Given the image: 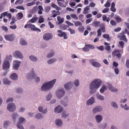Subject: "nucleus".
<instances>
[{"label": "nucleus", "mask_w": 129, "mask_h": 129, "mask_svg": "<svg viewBox=\"0 0 129 129\" xmlns=\"http://www.w3.org/2000/svg\"><path fill=\"white\" fill-rule=\"evenodd\" d=\"M62 123V121L60 119H56L55 121V124L58 126H61Z\"/></svg>", "instance_id": "393cba45"}, {"label": "nucleus", "mask_w": 129, "mask_h": 129, "mask_svg": "<svg viewBox=\"0 0 129 129\" xmlns=\"http://www.w3.org/2000/svg\"><path fill=\"white\" fill-rule=\"evenodd\" d=\"M107 88L106 86L104 85H103L101 88L100 89V91L101 93H103L105 90H106Z\"/></svg>", "instance_id": "7c9ffc66"}, {"label": "nucleus", "mask_w": 129, "mask_h": 129, "mask_svg": "<svg viewBox=\"0 0 129 129\" xmlns=\"http://www.w3.org/2000/svg\"><path fill=\"white\" fill-rule=\"evenodd\" d=\"M89 6H86L84 8V11L83 12V13L84 14H88V12L87 11L89 10Z\"/></svg>", "instance_id": "bb28decb"}, {"label": "nucleus", "mask_w": 129, "mask_h": 129, "mask_svg": "<svg viewBox=\"0 0 129 129\" xmlns=\"http://www.w3.org/2000/svg\"><path fill=\"white\" fill-rule=\"evenodd\" d=\"M104 6L108 8L110 6V2L108 1H107L106 3L104 5Z\"/></svg>", "instance_id": "6e6d98bb"}, {"label": "nucleus", "mask_w": 129, "mask_h": 129, "mask_svg": "<svg viewBox=\"0 0 129 129\" xmlns=\"http://www.w3.org/2000/svg\"><path fill=\"white\" fill-rule=\"evenodd\" d=\"M18 19L20 20L22 19L23 16V15L22 13L21 12H20L18 13Z\"/></svg>", "instance_id": "a18cd8bd"}, {"label": "nucleus", "mask_w": 129, "mask_h": 129, "mask_svg": "<svg viewBox=\"0 0 129 129\" xmlns=\"http://www.w3.org/2000/svg\"><path fill=\"white\" fill-rule=\"evenodd\" d=\"M62 107L61 106H58L55 107L54 110V111L55 112L59 113L61 112L63 110Z\"/></svg>", "instance_id": "dca6fc26"}, {"label": "nucleus", "mask_w": 129, "mask_h": 129, "mask_svg": "<svg viewBox=\"0 0 129 129\" xmlns=\"http://www.w3.org/2000/svg\"><path fill=\"white\" fill-rule=\"evenodd\" d=\"M56 81V79H54L49 82L44 83L41 88L42 90L45 91L47 90H50Z\"/></svg>", "instance_id": "f03ea898"}, {"label": "nucleus", "mask_w": 129, "mask_h": 129, "mask_svg": "<svg viewBox=\"0 0 129 129\" xmlns=\"http://www.w3.org/2000/svg\"><path fill=\"white\" fill-rule=\"evenodd\" d=\"M3 83L5 84L9 85L11 83V82L7 78H4L3 79Z\"/></svg>", "instance_id": "cd10ccee"}, {"label": "nucleus", "mask_w": 129, "mask_h": 129, "mask_svg": "<svg viewBox=\"0 0 129 129\" xmlns=\"http://www.w3.org/2000/svg\"><path fill=\"white\" fill-rule=\"evenodd\" d=\"M38 10V7L36 6L34 7L33 9L31 10V12L33 13H34L37 11Z\"/></svg>", "instance_id": "09e8293b"}, {"label": "nucleus", "mask_w": 129, "mask_h": 129, "mask_svg": "<svg viewBox=\"0 0 129 129\" xmlns=\"http://www.w3.org/2000/svg\"><path fill=\"white\" fill-rule=\"evenodd\" d=\"M29 28H31V29L33 31H37L39 32L41 31V30L40 29L36 27L35 25L31 23Z\"/></svg>", "instance_id": "4468645a"}, {"label": "nucleus", "mask_w": 129, "mask_h": 129, "mask_svg": "<svg viewBox=\"0 0 129 129\" xmlns=\"http://www.w3.org/2000/svg\"><path fill=\"white\" fill-rule=\"evenodd\" d=\"M65 94V91L63 89L58 90L56 92V95L58 98L60 99Z\"/></svg>", "instance_id": "423d86ee"}, {"label": "nucleus", "mask_w": 129, "mask_h": 129, "mask_svg": "<svg viewBox=\"0 0 129 129\" xmlns=\"http://www.w3.org/2000/svg\"><path fill=\"white\" fill-rule=\"evenodd\" d=\"M70 16L73 19H74L76 20H78V17H77V15L75 14H71Z\"/></svg>", "instance_id": "603ef678"}, {"label": "nucleus", "mask_w": 129, "mask_h": 129, "mask_svg": "<svg viewBox=\"0 0 129 129\" xmlns=\"http://www.w3.org/2000/svg\"><path fill=\"white\" fill-rule=\"evenodd\" d=\"M54 52L53 51H52L51 52L49 53L48 54L47 56V57L48 58H51L54 55Z\"/></svg>", "instance_id": "a19ab883"}, {"label": "nucleus", "mask_w": 129, "mask_h": 129, "mask_svg": "<svg viewBox=\"0 0 129 129\" xmlns=\"http://www.w3.org/2000/svg\"><path fill=\"white\" fill-rule=\"evenodd\" d=\"M74 24L76 26H80L82 25V23L79 21H77Z\"/></svg>", "instance_id": "8fccbe9b"}, {"label": "nucleus", "mask_w": 129, "mask_h": 129, "mask_svg": "<svg viewBox=\"0 0 129 129\" xmlns=\"http://www.w3.org/2000/svg\"><path fill=\"white\" fill-rule=\"evenodd\" d=\"M96 96L97 98L99 99L103 100L104 99L103 96L99 94H97L96 95Z\"/></svg>", "instance_id": "4c0bfd02"}, {"label": "nucleus", "mask_w": 129, "mask_h": 129, "mask_svg": "<svg viewBox=\"0 0 129 129\" xmlns=\"http://www.w3.org/2000/svg\"><path fill=\"white\" fill-rule=\"evenodd\" d=\"M121 106L123 108H124L125 110H128L129 109V107L127 106L126 104L124 106L122 105V104L121 105Z\"/></svg>", "instance_id": "4d7b16f0"}, {"label": "nucleus", "mask_w": 129, "mask_h": 129, "mask_svg": "<svg viewBox=\"0 0 129 129\" xmlns=\"http://www.w3.org/2000/svg\"><path fill=\"white\" fill-rule=\"evenodd\" d=\"M10 122L9 121H5L4 123V126L5 128H6L10 124Z\"/></svg>", "instance_id": "e433bc0d"}, {"label": "nucleus", "mask_w": 129, "mask_h": 129, "mask_svg": "<svg viewBox=\"0 0 129 129\" xmlns=\"http://www.w3.org/2000/svg\"><path fill=\"white\" fill-rule=\"evenodd\" d=\"M3 69L5 70H7L10 67V63L8 60H5L3 62Z\"/></svg>", "instance_id": "9b49d317"}, {"label": "nucleus", "mask_w": 129, "mask_h": 129, "mask_svg": "<svg viewBox=\"0 0 129 129\" xmlns=\"http://www.w3.org/2000/svg\"><path fill=\"white\" fill-rule=\"evenodd\" d=\"M120 51L116 50L114 51L113 54L114 56H117L119 59H120L121 58V56L120 53Z\"/></svg>", "instance_id": "f3484780"}, {"label": "nucleus", "mask_w": 129, "mask_h": 129, "mask_svg": "<svg viewBox=\"0 0 129 129\" xmlns=\"http://www.w3.org/2000/svg\"><path fill=\"white\" fill-rule=\"evenodd\" d=\"M57 20L58 21V24H60L63 22L64 19L63 18H61L60 16H58L57 17Z\"/></svg>", "instance_id": "a878e982"}, {"label": "nucleus", "mask_w": 129, "mask_h": 129, "mask_svg": "<svg viewBox=\"0 0 129 129\" xmlns=\"http://www.w3.org/2000/svg\"><path fill=\"white\" fill-rule=\"evenodd\" d=\"M16 107L14 103H11L8 105L7 109L10 112H13L15 110Z\"/></svg>", "instance_id": "20e7f679"}, {"label": "nucleus", "mask_w": 129, "mask_h": 129, "mask_svg": "<svg viewBox=\"0 0 129 129\" xmlns=\"http://www.w3.org/2000/svg\"><path fill=\"white\" fill-rule=\"evenodd\" d=\"M98 35L97 36L98 37L100 36L102 34V32L101 31V29H99L97 30Z\"/></svg>", "instance_id": "338daca9"}, {"label": "nucleus", "mask_w": 129, "mask_h": 129, "mask_svg": "<svg viewBox=\"0 0 129 129\" xmlns=\"http://www.w3.org/2000/svg\"><path fill=\"white\" fill-rule=\"evenodd\" d=\"M103 37L104 38L106 39L108 41H109L111 40V38H110L108 34H104L103 35Z\"/></svg>", "instance_id": "f704fd0d"}, {"label": "nucleus", "mask_w": 129, "mask_h": 129, "mask_svg": "<svg viewBox=\"0 0 129 129\" xmlns=\"http://www.w3.org/2000/svg\"><path fill=\"white\" fill-rule=\"evenodd\" d=\"M36 118L39 119H42V117L41 113H39L37 114L36 116Z\"/></svg>", "instance_id": "3c124183"}, {"label": "nucleus", "mask_w": 129, "mask_h": 129, "mask_svg": "<svg viewBox=\"0 0 129 129\" xmlns=\"http://www.w3.org/2000/svg\"><path fill=\"white\" fill-rule=\"evenodd\" d=\"M53 37L52 34L49 33H47L44 35L43 38L44 40L48 41L52 38Z\"/></svg>", "instance_id": "1a4fd4ad"}, {"label": "nucleus", "mask_w": 129, "mask_h": 129, "mask_svg": "<svg viewBox=\"0 0 129 129\" xmlns=\"http://www.w3.org/2000/svg\"><path fill=\"white\" fill-rule=\"evenodd\" d=\"M39 10L38 11V13L40 14H42L43 13L42 11H44V9L42 6L39 5L38 6Z\"/></svg>", "instance_id": "b1692460"}, {"label": "nucleus", "mask_w": 129, "mask_h": 129, "mask_svg": "<svg viewBox=\"0 0 129 129\" xmlns=\"http://www.w3.org/2000/svg\"><path fill=\"white\" fill-rule=\"evenodd\" d=\"M51 6L53 8L56 9V10H57L58 9V6L54 3H53L51 5Z\"/></svg>", "instance_id": "052dcab7"}, {"label": "nucleus", "mask_w": 129, "mask_h": 129, "mask_svg": "<svg viewBox=\"0 0 129 129\" xmlns=\"http://www.w3.org/2000/svg\"><path fill=\"white\" fill-rule=\"evenodd\" d=\"M58 5L59 6H60L63 7H65L67 4V3H66L65 5H64V4L62 3L59 2H58Z\"/></svg>", "instance_id": "de8ad7c7"}, {"label": "nucleus", "mask_w": 129, "mask_h": 129, "mask_svg": "<svg viewBox=\"0 0 129 129\" xmlns=\"http://www.w3.org/2000/svg\"><path fill=\"white\" fill-rule=\"evenodd\" d=\"M44 22V19L42 16H40L38 22L39 23H41Z\"/></svg>", "instance_id": "ea45409f"}, {"label": "nucleus", "mask_w": 129, "mask_h": 129, "mask_svg": "<svg viewBox=\"0 0 129 129\" xmlns=\"http://www.w3.org/2000/svg\"><path fill=\"white\" fill-rule=\"evenodd\" d=\"M13 62L14 63L13 65V68L15 70H17L20 65L21 62L16 60L14 61Z\"/></svg>", "instance_id": "f8f14e48"}, {"label": "nucleus", "mask_w": 129, "mask_h": 129, "mask_svg": "<svg viewBox=\"0 0 129 129\" xmlns=\"http://www.w3.org/2000/svg\"><path fill=\"white\" fill-rule=\"evenodd\" d=\"M57 31L58 33H60V34H58V35L60 37H63L66 33L65 32H63L62 31L60 30H58Z\"/></svg>", "instance_id": "c756f323"}, {"label": "nucleus", "mask_w": 129, "mask_h": 129, "mask_svg": "<svg viewBox=\"0 0 129 129\" xmlns=\"http://www.w3.org/2000/svg\"><path fill=\"white\" fill-rule=\"evenodd\" d=\"M102 109L100 106H97L93 108V112L94 113H95L97 112H99L102 111Z\"/></svg>", "instance_id": "a211bd4d"}, {"label": "nucleus", "mask_w": 129, "mask_h": 129, "mask_svg": "<svg viewBox=\"0 0 129 129\" xmlns=\"http://www.w3.org/2000/svg\"><path fill=\"white\" fill-rule=\"evenodd\" d=\"M110 23L111 24L112 26H115L116 24V22L113 20H111Z\"/></svg>", "instance_id": "0e129e2a"}, {"label": "nucleus", "mask_w": 129, "mask_h": 129, "mask_svg": "<svg viewBox=\"0 0 129 129\" xmlns=\"http://www.w3.org/2000/svg\"><path fill=\"white\" fill-rule=\"evenodd\" d=\"M74 84V85L76 86H79V80L78 79H76L75 81Z\"/></svg>", "instance_id": "13d9d810"}, {"label": "nucleus", "mask_w": 129, "mask_h": 129, "mask_svg": "<svg viewBox=\"0 0 129 129\" xmlns=\"http://www.w3.org/2000/svg\"><path fill=\"white\" fill-rule=\"evenodd\" d=\"M36 15H35V16L36 17H33V18L29 20V21L30 23H34L36 22L38 19V18L36 17Z\"/></svg>", "instance_id": "412c9836"}, {"label": "nucleus", "mask_w": 129, "mask_h": 129, "mask_svg": "<svg viewBox=\"0 0 129 129\" xmlns=\"http://www.w3.org/2000/svg\"><path fill=\"white\" fill-rule=\"evenodd\" d=\"M25 121V119L24 118L20 117L19 118V121L17 123V127L20 129H24L23 127L21 125V123Z\"/></svg>", "instance_id": "0eeeda50"}, {"label": "nucleus", "mask_w": 129, "mask_h": 129, "mask_svg": "<svg viewBox=\"0 0 129 129\" xmlns=\"http://www.w3.org/2000/svg\"><path fill=\"white\" fill-rule=\"evenodd\" d=\"M15 36L13 34L7 35L5 36V38L7 40L11 42L13 41L15 38Z\"/></svg>", "instance_id": "6e6552de"}, {"label": "nucleus", "mask_w": 129, "mask_h": 129, "mask_svg": "<svg viewBox=\"0 0 129 129\" xmlns=\"http://www.w3.org/2000/svg\"><path fill=\"white\" fill-rule=\"evenodd\" d=\"M56 60V59L55 58H53L47 61V63L49 64H51L53 63Z\"/></svg>", "instance_id": "2f4dec72"}, {"label": "nucleus", "mask_w": 129, "mask_h": 129, "mask_svg": "<svg viewBox=\"0 0 129 129\" xmlns=\"http://www.w3.org/2000/svg\"><path fill=\"white\" fill-rule=\"evenodd\" d=\"M16 20L15 19V17H12V21L10 23V24L11 25L13 24L15 22Z\"/></svg>", "instance_id": "bf43d9fd"}, {"label": "nucleus", "mask_w": 129, "mask_h": 129, "mask_svg": "<svg viewBox=\"0 0 129 129\" xmlns=\"http://www.w3.org/2000/svg\"><path fill=\"white\" fill-rule=\"evenodd\" d=\"M111 104L114 108H118V106L116 103L114 102H112L111 103Z\"/></svg>", "instance_id": "864d4df0"}, {"label": "nucleus", "mask_w": 129, "mask_h": 129, "mask_svg": "<svg viewBox=\"0 0 129 129\" xmlns=\"http://www.w3.org/2000/svg\"><path fill=\"white\" fill-rule=\"evenodd\" d=\"M23 2V0H17L15 2V5H17L18 4H21Z\"/></svg>", "instance_id": "37998d69"}, {"label": "nucleus", "mask_w": 129, "mask_h": 129, "mask_svg": "<svg viewBox=\"0 0 129 129\" xmlns=\"http://www.w3.org/2000/svg\"><path fill=\"white\" fill-rule=\"evenodd\" d=\"M94 98L93 97H91L87 101L86 104L87 105H91L94 102Z\"/></svg>", "instance_id": "aec40b11"}, {"label": "nucleus", "mask_w": 129, "mask_h": 129, "mask_svg": "<svg viewBox=\"0 0 129 129\" xmlns=\"http://www.w3.org/2000/svg\"><path fill=\"white\" fill-rule=\"evenodd\" d=\"M102 83V81L99 79H95L91 82L89 86V88L91 90L90 92V94L94 93L95 92L94 89H97L99 87Z\"/></svg>", "instance_id": "f257e3e1"}, {"label": "nucleus", "mask_w": 129, "mask_h": 129, "mask_svg": "<svg viewBox=\"0 0 129 129\" xmlns=\"http://www.w3.org/2000/svg\"><path fill=\"white\" fill-rule=\"evenodd\" d=\"M29 58L31 60L34 61H36L37 60V58L33 56H29Z\"/></svg>", "instance_id": "79ce46f5"}, {"label": "nucleus", "mask_w": 129, "mask_h": 129, "mask_svg": "<svg viewBox=\"0 0 129 129\" xmlns=\"http://www.w3.org/2000/svg\"><path fill=\"white\" fill-rule=\"evenodd\" d=\"M35 4V2L33 1L31 3H28L26 5L27 6H31L32 5H34Z\"/></svg>", "instance_id": "5fc2aeb1"}, {"label": "nucleus", "mask_w": 129, "mask_h": 129, "mask_svg": "<svg viewBox=\"0 0 129 129\" xmlns=\"http://www.w3.org/2000/svg\"><path fill=\"white\" fill-rule=\"evenodd\" d=\"M2 27L4 30L6 32H7L8 31V29L6 26H2Z\"/></svg>", "instance_id": "774afa93"}, {"label": "nucleus", "mask_w": 129, "mask_h": 129, "mask_svg": "<svg viewBox=\"0 0 129 129\" xmlns=\"http://www.w3.org/2000/svg\"><path fill=\"white\" fill-rule=\"evenodd\" d=\"M68 30L70 31L71 34H74L75 33V30L74 29H72L71 28H69Z\"/></svg>", "instance_id": "69168bd1"}, {"label": "nucleus", "mask_w": 129, "mask_h": 129, "mask_svg": "<svg viewBox=\"0 0 129 129\" xmlns=\"http://www.w3.org/2000/svg\"><path fill=\"white\" fill-rule=\"evenodd\" d=\"M20 44L22 45H25L27 44V42L23 39H21L20 42Z\"/></svg>", "instance_id": "c9c22d12"}, {"label": "nucleus", "mask_w": 129, "mask_h": 129, "mask_svg": "<svg viewBox=\"0 0 129 129\" xmlns=\"http://www.w3.org/2000/svg\"><path fill=\"white\" fill-rule=\"evenodd\" d=\"M95 118L97 122L98 123L100 122L103 119L102 116L99 115L96 116Z\"/></svg>", "instance_id": "5701e85b"}, {"label": "nucleus", "mask_w": 129, "mask_h": 129, "mask_svg": "<svg viewBox=\"0 0 129 129\" xmlns=\"http://www.w3.org/2000/svg\"><path fill=\"white\" fill-rule=\"evenodd\" d=\"M95 48V47L94 45L89 44H86L85 46V47L82 48L84 52L89 51V49H94Z\"/></svg>", "instance_id": "39448f33"}, {"label": "nucleus", "mask_w": 129, "mask_h": 129, "mask_svg": "<svg viewBox=\"0 0 129 129\" xmlns=\"http://www.w3.org/2000/svg\"><path fill=\"white\" fill-rule=\"evenodd\" d=\"M50 9L51 8L50 6H47L45 8V11L46 12H48L50 11Z\"/></svg>", "instance_id": "e2e57ef3"}, {"label": "nucleus", "mask_w": 129, "mask_h": 129, "mask_svg": "<svg viewBox=\"0 0 129 129\" xmlns=\"http://www.w3.org/2000/svg\"><path fill=\"white\" fill-rule=\"evenodd\" d=\"M120 39L121 40H122L126 42H127V40L126 38V36L125 35L123 34L121 36Z\"/></svg>", "instance_id": "c85d7f7f"}, {"label": "nucleus", "mask_w": 129, "mask_h": 129, "mask_svg": "<svg viewBox=\"0 0 129 129\" xmlns=\"http://www.w3.org/2000/svg\"><path fill=\"white\" fill-rule=\"evenodd\" d=\"M27 77L29 79H31L35 78V81L36 82H39L40 81V78L39 77H36V75L35 74L34 69H32L31 73L28 74L27 75Z\"/></svg>", "instance_id": "7ed1b4c3"}, {"label": "nucleus", "mask_w": 129, "mask_h": 129, "mask_svg": "<svg viewBox=\"0 0 129 129\" xmlns=\"http://www.w3.org/2000/svg\"><path fill=\"white\" fill-rule=\"evenodd\" d=\"M73 86V84L71 82H69L64 85V87L67 90H69Z\"/></svg>", "instance_id": "2eb2a0df"}, {"label": "nucleus", "mask_w": 129, "mask_h": 129, "mask_svg": "<svg viewBox=\"0 0 129 129\" xmlns=\"http://www.w3.org/2000/svg\"><path fill=\"white\" fill-rule=\"evenodd\" d=\"M78 29L80 32L82 33L84 31V27L81 25L78 28Z\"/></svg>", "instance_id": "58836bf2"}, {"label": "nucleus", "mask_w": 129, "mask_h": 129, "mask_svg": "<svg viewBox=\"0 0 129 129\" xmlns=\"http://www.w3.org/2000/svg\"><path fill=\"white\" fill-rule=\"evenodd\" d=\"M10 78L13 80H16L18 78V76L16 73H13L10 76Z\"/></svg>", "instance_id": "6ab92c4d"}, {"label": "nucleus", "mask_w": 129, "mask_h": 129, "mask_svg": "<svg viewBox=\"0 0 129 129\" xmlns=\"http://www.w3.org/2000/svg\"><path fill=\"white\" fill-rule=\"evenodd\" d=\"M117 23H119L122 21L121 18L118 15H117L115 18Z\"/></svg>", "instance_id": "72a5a7b5"}, {"label": "nucleus", "mask_w": 129, "mask_h": 129, "mask_svg": "<svg viewBox=\"0 0 129 129\" xmlns=\"http://www.w3.org/2000/svg\"><path fill=\"white\" fill-rule=\"evenodd\" d=\"M109 89L112 92H116L118 91V89L115 88L110 84H109L108 86Z\"/></svg>", "instance_id": "4be33fe9"}, {"label": "nucleus", "mask_w": 129, "mask_h": 129, "mask_svg": "<svg viewBox=\"0 0 129 129\" xmlns=\"http://www.w3.org/2000/svg\"><path fill=\"white\" fill-rule=\"evenodd\" d=\"M100 23V22L99 21H94L92 23V25L94 26H97Z\"/></svg>", "instance_id": "c03bdc74"}, {"label": "nucleus", "mask_w": 129, "mask_h": 129, "mask_svg": "<svg viewBox=\"0 0 129 129\" xmlns=\"http://www.w3.org/2000/svg\"><path fill=\"white\" fill-rule=\"evenodd\" d=\"M13 56L17 58H22L23 57V56L21 53L20 51H17L14 52L13 54Z\"/></svg>", "instance_id": "ddd939ff"}, {"label": "nucleus", "mask_w": 129, "mask_h": 129, "mask_svg": "<svg viewBox=\"0 0 129 129\" xmlns=\"http://www.w3.org/2000/svg\"><path fill=\"white\" fill-rule=\"evenodd\" d=\"M100 27L101 28L102 31L103 33H105L106 31L105 25L102 23L100 24Z\"/></svg>", "instance_id": "473e14b6"}, {"label": "nucleus", "mask_w": 129, "mask_h": 129, "mask_svg": "<svg viewBox=\"0 0 129 129\" xmlns=\"http://www.w3.org/2000/svg\"><path fill=\"white\" fill-rule=\"evenodd\" d=\"M95 60L93 59H91L89 61L90 63L94 67H99L101 66V64L100 63L95 62Z\"/></svg>", "instance_id": "9d476101"}, {"label": "nucleus", "mask_w": 129, "mask_h": 129, "mask_svg": "<svg viewBox=\"0 0 129 129\" xmlns=\"http://www.w3.org/2000/svg\"><path fill=\"white\" fill-rule=\"evenodd\" d=\"M18 115L17 113H14L13 114L12 116L14 121H15Z\"/></svg>", "instance_id": "49530a36"}, {"label": "nucleus", "mask_w": 129, "mask_h": 129, "mask_svg": "<svg viewBox=\"0 0 129 129\" xmlns=\"http://www.w3.org/2000/svg\"><path fill=\"white\" fill-rule=\"evenodd\" d=\"M52 97V95L51 94L49 93L48 96L46 97V100L47 101H49Z\"/></svg>", "instance_id": "680f3d73"}]
</instances>
